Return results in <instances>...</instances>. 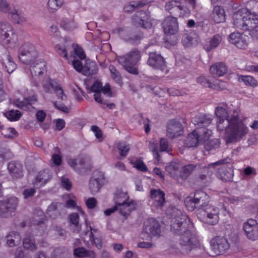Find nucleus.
Masks as SVG:
<instances>
[{"instance_id": "f257e3e1", "label": "nucleus", "mask_w": 258, "mask_h": 258, "mask_svg": "<svg viewBox=\"0 0 258 258\" xmlns=\"http://www.w3.org/2000/svg\"><path fill=\"white\" fill-rule=\"evenodd\" d=\"M175 213L171 224V231L177 235H180L177 248L179 252L187 254L192 249L200 246V243L195 235L189 230L190 221L188 216L177 209H173Z\"/></svg>"}, {"instance_id": "f03ea898", "label": "nucleus", "mask_w": 258, "mask_h": 258, "mask_svg": "<svg viewBox=\"0 0 258 258\" xmlns=\"http://www.w3.org/2000/svg\"><path fill=\"white\" fill-rule=\"evenodd\" d=\"M240 110L235 109L232 114V123L230 130L227 131L225 141L227 144L235 143L243 139L248 133V128L244 123L243 119H240Z\"/></svg>"}, {"instance_id": "7ed1b4c3", "label": "nucleus", "mask_w": 258, "mask_h": 258, "mask_svg": "<svg viewBox=\"0 0 258 258\" xmlns=\"http://www.w3.org/2000/svg\"><path fill=\"white\" fill-rule=\"evenodd\" d=\"M141 58V51L137 48H134L125 55L117 56L116 59L118 63L122 66L128 73L138 75L139 71L136 65Z\"/></svg>"}, {"instance_id": "20e7f679", "label": "nucleus", "mask_w": 258, "mask_h": 258, "mask_svg": "<svg viewBox=\"0 0 258 258\" xmlns=\"http://www.w3.org/2000/svg\"><path fill=\"white\" fill-rule=\"evenodd\" d=\"M128 198L126 194L123 192L117 194L115 198V202L120 214L125 217L136 209L135 204L133 202H127Z\"/></svg>"}, {"instance_id": "39448f33", "label": "nucleus", "mask_w": 258, "mask_h": 258, "mask_svg": "<svg viewBox=\"0 0 258 258\" xmlns=\"http://www.w3.org/2000/svg\"><path fill=\"white\" fill-rule=\"evenodd\" d=\"M161 233V226L159 222L154 218H150L145 221L141 237L143 239H149L152 236H158Z\"/></svg>"}, {"instance_id": "423d86ee", "label": "nucleus", "mask_w": 258, "mask_h": 258, "mask_svg": "<svg viewBox=\"0 0 258 258\" xmlns=\"http://www.w3.org/2000/svg\"><path fill=\"white\" fill-rule=\"evenodd\" d=\"M19 200L15 197H12L0 201V217L7 218L12 216L18 206Z\"/></svg>"}, {"instance_id": "0eeeda50", "label": "nucleus", "mask_w": 258, "mask_h": 258, "mask_svg": "<svg viewBox=\"0 0 258 258\" xmlns=\"http://www.w3.org/2000/svg\"><path fill=\"white\" fill-rule=\"evenodd\" d=\"M38 56V53L34 46L29 43H24L19 49V59L24 64L30 63Z\"/></svg>"}, {"instance_id": "6e6552de", "label": "nucleus", "mask_w": 258, "mask_h": 258, "mask_svg": "<svg viewBox=\"0 0 258 258\" xmlns=\"http://www.w3.org/2000/svg\"><path fill=\"white\" fill-rule=\"evenodd\" d=\"M210 243L211 249L216 255L222 254L230 248L228 240L223 236H217L213 238Z\"/></svg>"}, {"instance_id": "1a4fd4ad", "label": "nucleus", "mask_w": 258, "mask_h": 258, "mask_svg": "<svg viewBox=\"0 0 258 258\" xmlns=\"http://www.w3.org/2000/svg\"><path fill=\"white\" fill-rule=\"evenodd\" d=\"M105 182L104 172L96 170L94 171L89 182V188L92 194L98 192Z\"/></svg>"}, {"instance_id": "9d476101", "label": "nucleus", "mask_w": 258, "mask_h": 258, "mask_svg": "<svg viewBox=\"0 0 258 258\" xmlns=\"http://www.w3.org/2000/svg\"><path fill=\"white\" fill-rule=\"evenodd\" d=\"M107 95L108 96H112V92L110 85L107 84L102 86V83L98 81H95L89 90V92H94V95L95 100L99 103H103V100L101 99L100 92Z\"/></svg>"}, {"instance_id": "9b49d317", "label": "nucleus", "mask_w": 258, "mask_h": 258, "mask_svg": "<svg viewBox=\"0 0 258 258\" xmlns=\"http://www.w3.org/2000/svg\"><path fill=\"white\" fill-rule=\"evenodd\" d=\"M243 229L248 239L251 240L258 239V223L256 220H248L243 223Z\"/></svg>"}, {"instance_id": "f8f14e48", "label": "nucleus", "mask_w": 258, "mask_h": 258, "mask_svg": "<svg viewBox=\"0 0 258 258\" xmlns=\"http://www.w3.org/2000/svg\"><path fill=\"white\" fill-rule=\"evenodd\" d=\"M165 8L171 15L183 17L187 13V9L184 5H181L179 1H171L166 3Z\"/></svg>"}, {"instance_id": "ddd939ff", "label": "nucleus", "mask_w": 258, "mask_h": 258, "mask_svg": "<svg viewBox=\"0 0 258 258\" xmlns=\"http://www.w3.org/2000/svg\"><path fill=\"white\" fill-rule=\"evenodd\" d=\"M132 23L137 27L147 29L151 27L149 15L144 11L138 12L132 18Z\"/></svg>"}, {"instance_id": "4468645a", "label": "nucleus", "mask_w": 258, "mask_h": 258, "mask_svg": "<svg viewBox=\"0 0 258 258\" xmlns=\"http://www.w3.org/2000/svg\"><path fill=\"white\" fill-rule=\"evenodd\" d=\"M66 213L65 206L59 202L51 204L46 211L48 216L53 219L62 217Z\"/></svg>"}, {"instance_id": "2eb2a0df", "label": "nucleus", "mask_w": 258, "mask_h": 258, "mask_svg": "<svg viewBox=\"0 0 258 258\" xmlns=\"http://www.w3.org/2000/svg\"><path fill=\"white\" fill-rule=\"evenodd\" d=\"M147 64L155 69L163 70L166 68L164 58L160 53L156 52H150Z\"/></svg>"}, {"instance_id": "dca6fc26", "label": "nucleus", "mask_w": 258, "mask_h": 258, "mask_svg": "<svg viewBox=\"0 0 258 258\" xmlns=\"http://www.w3.org/2000/svg\"><path fill=\"white\" fill-rule=\"evenodd\" d=\"M219 214L218 208L208 207L203 211V221L209 225H215L219 222Z\"/></svg>"}, {"instance_id": "f3484780", "label": "nucleus", "mask_w": 258, "mask_h": 258, "mask_svg": "<svg viewBox=\"0 0 258 258\" xmlns=\"http://www.w3.org/2000/svg\"><path fill=\"white\" fill-rule=\"evenodd\" d=\"M162 25L164 32L167 35H174L178 30L177 20L174 17L169 16L166 17Z\"/></svg>"}, {"instance_id": "a211bd4d", "label": "nucleus", "mask_w": 258, "mask_h": 258, "mask_svg": "<svg viewBox=\"0 0 258 258\" xmlns=\"http://www.w3.org/2000/svg\"><path fill=\"white\" fill-rule=\"evenodd\" d=\"M247 9L238 10L233 16V25L236 28L243 30L246 17H248Z\"/></svg>"}, {"instance_id": "6ab92c4d", "label": "nucleus", "mask_w": 258, "mask_h": 258, "mask_svg": "<svg viewBox=\"0 0 258 258\" xmlns=\"http://www.w3.org/2000/svg\"><path fill=\"white\" fill-rule=\"evenodd\" d=\"M117 32L120 37L125 41L134 44L141 39L140 35H134L128 28H120L117 29Z\"/></svg>"}, {"instance_id": "aec40b11", "label": "nucleus", "mask_w": 258, "mask_h": 258, "mask_svg": "<svg viewBox=\"0 0 258 258\" xmlns=\"http://www.w3.org/2000/svg\"><path fill=\"white\" fill-rule=\"evenodd\" d=\"M14 37V32L11 25L7 22H1L0 38L6 40L8 43H10Z\"/></svg>"}, {"instance_id": "412c9836", "label": "nucleus", "mask_w": 258, "mask_h": 258, "mask_svg": "<svg viewBox=\"0 0 258 258\" xmlns=\"http://www.w3.org/2000/svg\"><path fill=\"white\" fill-rule=\"evenodd\" d=\"M213 116L210 114H198L192 119V123L197 127H207L212 122Z\"/></svg>"}, {"instance_id": "4be33fe9", "label": "nucleus", "mask_w": 258, "mask_h": 258, "mask_svg": "<svg viewBox=\"0 0 258 258\" xmlns=\"http://www.w3.org/2000/svg\"><path fill=\"white\" fill-rule=\"evenodd\" d=\"M182 124L175 120H171L167 126V134L170 138H174L180 135L182 131Z\"/></svg>"}, {"instance_id": "5701e85b", "label": "nucleus", "mask_w": 258, "mask_h": 258, "mask_svg": "<svg viewBox=\"0 0 258 258\" xmlns=\"http://www.w3.org/2000/svg\"><path fill=\"white\" fill-rule=\"evenodd\" d=\"M248 17L245 19L244 31H248L249 33L258 27V15L255 13H251L249 11L247 13Z\"/></svg>"}, {"instance_id": "b1692460", "label": "nucleus", "mask_w": 258, "mask_h": 258, "mask_svg": "<svg viewBox=\"0 0 258 258\" xmlns=\"http://www.w3.org/2000/svg\"><path fill=\"white\" fill-rule=\"evenodd\" d=\"M210 72L214 77H219L225 75L228 72V68L225 63L218 62L213 64L210 68Z\"/></svg>"}, {"instance_id": "393cba45", "label": "nucleus", "mask_w": 258, "mask_h": 258, "mask_svg": "<svg viewBox=\"0 0 258 258\" xmlns=\"http://www.w3.org/2000/svg\"><path fill=\"white\" fill-rule=\"evenodd\" d=\"M30 71L32 76H38L46 71V63L42 59L34 61L30 66Z\"/></svg>"}, {"instance_id": "a878e982", "label": "nucleus", "mask_w": 258, "mask_h": 258, "mask_svg": "<svg viewBox=\"0 0 258 258\" xmlns=\"http://www.w3.org/2000/svg\"><path fill=\"white\" fill-rule=\"evenodd\" d=\"M37 101V98L33 96L25 98L23 100L16 99L13 101V104L17 107L24 110H29L32 108V104Z\"/></svg>"}, {"instance_id": "bb28decb", "label": "nucleus", "mask_w": 258, "mask_h": 258, "mask_svg": "<svg viewBox=\"0 0 258 258\" xmlns=\"http://www.w3.org/2000/svg\"><path fill=\"white\" fill-rule=\"evenodd\" d=\"M150 198L154 201L155 205L158 207H162L165 202V194L160 189H152Z\"/></svg>"}, {"instance_id": "cd10ccee", "label": "nucleus", "mask_w": 258, "mask_h": 258, "mask_svg": "<svg viewBox=\"0 0 258 258\" xmlns=\"http://www.w3.org/2000/svg\"><path fill=\"white\" fill-rule=\"evenodd\" d=\"M98 68L97 64L88 59L85 60L82 74L86 76H91L97 74Z\"/></svg>"}, {"instance_id": "c85d7f7f", "label": "nucleus", "mask_w": 258, "mask_h": 258, "mask_svg": "<svg viewBox=\"0 0 258 258\" xmlns=\"http://www.w3.org/2000/svg\"><path fill=\"white\" fill-rule=\"evenodd\" d=\"M6 243L8 246L13 247L18 245L21 241V236L19 233L16 231H11L6 236Z\"/></svg>"}, {"instance_id": "c756f323", "label": "nucleus", "mask_w": 258, "mask_h": 258, "mask_svg": "<svg viewBox=\"0 0 258 258\" xmlns=\"http://www.w3.org/2000/svg\"><path fill=\"white\" fill-rule=\"evenodd\" d=\"M212 18L216 23L224 22L225 20V13L223 7L220 6H215L213 10Z\"/></svg>"}, {"instance_id": "7c9ffc66", "label": "nucleus", "mask_w": 258, "mask_h": 258, "mask_svg": "<svg viewBox=\"0 0 258 258\" xmlns=\"http://www.w3.org/2000/svg\"><path fill=\"white\" fill-rule=\"evenodd\" d=\"M8 169L12 176L19 178L22 175V165L15 162H11L8 165Z\"/></svg>"}, {"instance_id": "2f4dec72", "label": "nucleus", "mask_w": 258, "mask_h": 258, "mask_svg": "<svg viewBox=\"0 0 258 258\" xmlns=\"http://www.w3.org/2000/svg\"><path fill=\"white\" fill-rule=\"evenodd\" d=\"M201 143L207 141L212 134V131L207 127H197L194 130Z\"/></svg>"}, {"instance_id": "473e14b6", "label": "nucleus", "mask_w": 258, "mask_h": 258, "mask_svg": "<svg viewBox=\"0 0 258 258\" xmlns=\"http://www.w3.org/2000/svg\"><path fill=\"white\" fill-rule=\"evenodd\" d=\"M194 198L198 206H205L209 202V196L204 191L198 190L195 193Z\"/></svg>"}, {"instance_id": "72a5a7b5", "label": "nucleus", "mask_w": 258, "mask_h": 258, "mask_svg": "<svg viewBox=\"0 0 258 258\" xmlns=\"http://www.w3.org/2000/svg\"><path fill=\"white\" fill-rule=\"evenodd\" d=\"M218 176L223 181L230 182L233 179V171L230 168L221 167L218 168Z\"/></svg>"}, {"instance_id": "f704fd0d", "label": "nucleus", "mask_w": 258, "mask_h": 258, "mask_svg": "<svg viewBox=\"0 0 258 258\" xmlns=\"http://www.w3.org/2000/svg\"><path fill=\"white\" fill-rule=\"evenodd\" d=\"M231 159L227 157L222 159H221L216 162L209 164L208 166L204 167L203 168V172L207 175V176H210L213 172V170H211L212 168L214 169L216 166L220 165L230 163Z\"/></svg>"}, {"instance_id": "c9c22d12", "label": "nucleus", "mask_w": 258, "mask_h": 258, "mask_svg": "<svg viewBox=\"0 0 258 258\" xmlns=\"http://www.w3.org/2000/svg\"><path fill=\"white\" fill-rule=\"evenodd\" d=\"M59 84L55 80L48 78L43 83V91L47 93H52L59 86Z\"/></svg>"}, {"instance_id": "e433bc0d", "label": "nucleus", "mask_w": 258, "mask_h": 258, "mask_svg": "<svg viewBox=\"0 0 258 258\" xmlns=\"http://www.w3.org/2000/svg\"><path fill=\"white\" fill-rule=\"evenodd\" d=\"M90 232L87 231L86 234H89L90 240L92 242L95 244V246L98 248L101 249L102 247V239L97 237L98 231L97 229H93L90 227Z\"/></svg>"}, {"instance_id": "4c0bfd02", "label": "nucleus", "mask_w": 258, "mask_h": 258, "mask_svg": "<svg viewBox=\"0 0 258 258\" xmlns=\"http://www.w3.org/2000/svg\"><path fill=\"white\" fill-rule=\"evenodd\" d=\"M52 176V173L49 170H44L41 171L39 172L37 176L34 184L38 185V183L42 182L41 185H45L51 178Z\"/></svg>"}, {"instance_id": "58836bf2", "label": "nucleus", "mask_w": 258, "mask_h": 258, "mask_svg": "<svg viewBox=\"0 0 258 258\" xmlns=\"http://www.w3.org/2000/svg\"><path fill=\"white\" fill-rule=\"evenodd\" d=\"M200 143L199 139L194 133V131L189 134L184 140V145L188 148L197 147Z\"/></svg>"}, {"instance_id": "ea45409f", "label": "nucleus", "mask_w": 258, "mask_h": 258, "mask_svg": "<svg viewBox=\"0 0 258 258\" xmlns=\"http://www.w3.org/2000/svg\"><path fill=\"white\" fill-rule=\"evenodd\" d=\"M232 123V115L229 118H224L217 119V127L218 130L220 131H225L226 135H227V131L230 130Z\"/></svg>"}, {"instance_id": "a19ab883", "label": "nucleus", "mask_w": 258, "mask_h": 258, "mask_svg": "<svg viewBox=\"0 0 258 258\" xmlns=\"http://www.w3.org/2000/svg\"><path fill=\"white\" fill-rule=\"evenodd\" d=\"M8 13L9 17L12 19L14 23L20 24L26 21L23 13L20 11L14 9Z\"/></svg>"}, {"instance_id": "79ce46f5", "label": "nucleus", "mask_w": 258, "mask_h": 258, "mask_svg": "<svg viewBox=\"0 0 258 258\" xmlns=\"http://www.w3.org/2000/svg\"><path fill=\"white\" fill-rule=\"evenodd\" d=\"M23 247L32 251L36 250L37 246L35 244V239L33 236L30 234L26 235L23 240Z\"/></svg>"}, {"instance_id": "37998d69", "label": "nucleus", "mask_w": 258, "mask_h": 258, "mask_svg": "<svg viewBox=\"0 0 258 258\" xmlns=\"http://www.w3.org/2000/svg\"><path fill=\"white\" fill-rule=\"evenodd\" d=\"M61 27L67 31H72L77 28V24L75 22L74 18H64L62 20Z\"/></svg>"}, {"instance_id": "c03bdc74", "label": "nucleus", "mask_w": 258, "mask_h": 258, "mask_svg": "<svg viewBox=\"0 0 258 258\" xmlns=\"http://www.w3.org/2000/svg\"><path fill=\"white\" fill-rule=\"evenodd\" d=\"M222 37L220 35L216 34L214 35L209 42V44L204 46L205 50L209 52L212 49L216 48L221 42Z\"/></svg>"}, {"instance_id": "a18cd8bd", "label": "nucleus", "mask_w": 258, "mask_h": 258, "mask_svg": "<svg viewBox=\"0 0 258 258\" xmlns=\"http://www.w3.org/2000/svg\"><path fill=\"white\" fill-rule=\"evenodd\" d=\"M78 166L80 168V171H78L80 172L81 170H90L92 167L90 160L83 157L78 158Z\"/></svg>"}, {"instance_id": "49530a36", "label": "nucleus", "mask_w": 258, "mask_h": 258, "mask_svg": "<svg viewBox=\"0 0 258 258\" xmlns=\"http://www.w3.org/2000/svg\"><path fill=\"white\" fill-rule=\"evenodd\" d=\"M4 70L9 74L12 73L16 68V63L12 60L11 57L8 54L7 55L6 59L3 62Z\"/></svg>"}, {"instance_id": "de8ad7c7", "label": "nucleus", "mask_w": 258, "mask_h": 258, "mask_svg": "<svg viewBox=\"0 0 258 258\" xmlns=\"http://www.w3.org/2000/svg\"><path fill=\"white\" fill-rule=\"evenodd\" d=\"M220 146L219 139H214L208 141L205 145V149L208 151H216Z\"/></svg>"}, {"instance_id": "09e8293b", "label": "nucleus", "mask_w": 258, "mask_h": 258, "mask_svg": "<svg viewBox=\"0 0 258 258\" xmlns=\"http://www.w3.org/2000/svg\"><path fill=\"white\" fill-rule=\"evenodd\" d=\"M64 0H48L47 6L49 10L51 12H54L59 8L61 7Z\"/></svg>"}, {"instance_id": "8fccbe9b", "label": "nucleus", "mask_w": 258, "mask_h": 258, "mask_svg": "<svg viewBox=\"0 0 258 258\" xmlns=\"http://www.w3.org/2000/svg\"><path fill=\"white\" fill-rule=\"evenodd\" d=\"M182 42L183 44L186 47H190L197 44V41L196 38L190 34H185L183 36Z\"/></svg>"}, {"instance_id": "3c124183", "label": "nucleus", "mask_w": 258, "mask_h": 258, "mask_svg": "<svg viewBox=\"0 0 258 258\" xmlns=\"http://www.w3.org/2000/svg\"><path fill=\"white\" fill-rule=\"evenodd\" d=\"M248 37L241 34L235 45L240 49H245L248 46Z\"/></svg>"}, {"instance_id": "603ef678", "label": "nucleus", "mask_w": 258, "mask_h": 258, "mask_svg": "<svg viewBox=\"0 0 258 258\" xmlns=\"http://www.w3.org/2000/svg\"><path fill=\"white\" fill-rule=\"evenodd\" d=\"M111 75V78L117 83H120L122 80L120 73L113 65H110L108 68Z\"/></svg>"}, {"instance_id": "864d4df0", "label": "nucleus", "mask_w": 258, "mask_h": 258, "mask_svg": "<svg viewBox=\"0 0 258 258\" xmlns=\"http://www.w3.org/2000/svg\"><path fill=\"white\" fill-rule=\"evenodd\" d=\"M197 165L192 164L185 165L182 168L181 176L183 178L186 179L195 169Z\"/></svg>"}, {"instance_id": "5fc2aeb1", "label": "nucleus", "mask_w": 258, "mask_h": 258, "mask_svg": "<svg viewBox=\"0 0 258 258\" xmlns=\"http://www.w3.org/2000/svg\"><path fill=\"white\" fill-rule=\"evenodd\" d=\"M69 219L70 222L76 227L75 231L79 232L80 231L81 227L79 225V215L77 213H73L70 215Z\"/></svg>"}, {"instance_id": "6e6d98bb", "label": "nucleus", "mask_w": 258, "mask_h": 258, "mask_svg": "<svg viewBox=\"0 0 258 258\" xmlns=\"http://www.w3.org/2000/svg\"><path fill=\"white\" fill-rule=\"evenodd\" d=\"M239 80L247 86L254 87L257 85V81L250 76H241L239 78Z\"/></svg>"}, {"instance_id": "4d7b16f0", "label": "nucleus", "mask_w": 258, "mask_h": 258, "mask_svg": "<svg viewBox=\"0 0 258 258\" xmlns=\"http://www.w3.org/2000/svg\"><path fill=\"white\" fill-rule=\"evenodd\" d=\"M54 152L56 153L53 154L52 155L51 160L54 164L57 166H59L61 164V157L60 156V150L58 147H55L54 149Z\"/></svg>"}, {"instance_id": "13d9d810", "label": "nucleus", "mask_w": 258, "mask_h": 258, "mask_svg": "<svg viewBox=\"0 0 258 258\" xmlns=\"http://www.w3.org/2000/svg\"><path fill=\"white\" fill-rule=\"evenodd\" d=\"M131 163L134 167L139 170L143 172H146L148 170L146 165L144 164L143 161L140 159H136L135 160H132L131 161Z\"/></svg>"}, {"instance_id": "bf43d9fd", "label": "nucleus", "mask_w": 258, "mask_h": 258, "mask_svg": "<svg viewBox=\"0 0 258 258\" xmlns=\"http://www.w3.org/2000/svg\"><path fill=\"white\" fill-rule=\"evenodd\" d=\"M21 115L20 111L18 110H11L6 113L7 117L8 119L11 121H15L19 119Z\"/></svg>"}, {"instance_id": "052dcab7", "label": "nucleus", "mask_w": 258, "mask_h": 258, "mask_svg": "<svg viewBox=\"0 0 258 258\" xmlns=\"http://www.w3.org/2000/svg\"><path fill=\"white\" fill-rule=\"evenodd\" d=\"M149 148L153 154L154 158L159 161L160 159V155L159 154V149L158 150V143L150 142L149 145Z\"/></svg>"}, {"instance_id": "680f3d73", "label": "nucleus", "mask_w": 258, "mask_h": 258, "mask_svg": "<svg viewBox=\"0 0 258 258\" xmlns=\"http://www.w3.org/2000/svg\"><path fill=\"white\" fill-rule=\"evenodd\" d=\"M184 203L188 209L191 211L198 206L197 204L196 203L195 198L191 197H187L184 200Z\"/></svg>"}, {"instance_id": "e2e57ef3", "label": "nucleus", "mask_w": 258, "mask_h": 258, "mask_svg": "<svg viewBox=\"0 0 258 258\" xmlns=\"http://www.w3.org/2000/svg\"><path fill=\"white\" fill-rule=\"evenodd\" d=\"M18 133L14 128H8L4 130L2 132V135L6 138L13 139L17 136Z\"/></svg>"}, {"instance_id": "0e129e2a", "label": "nucleus", "mask_w": 258, "mask_h": 258, "mask_svg": "<svg viewBox=\"0 0 258 258\" xmlns=\"http://www.w3.org/2000/svg\"><path fill=\"white\" fill-rule=\"evenodd\" d=\"M215 114L217 117V119L229 117L227 111L225 108L222 107H216Z\"/></svg>"}, {"instance_id": "69168bd1", "label": "nucleus", "mask_w": 258, "mask_h": 258, "mask_svg": "<svg viewBox=\"0 0 258 258\" xmlns=\"http://www.w3.org/2000/svg\"><path fill=\"white\" fill-rule=\"evenodd\" d=\"M117 147L120 155L123 157L126 156L130 149V145L119 143Z\"/></svg>"}, {"instance_id": "338daca9", "label": "nucleus", "mask_w": 258, "mask_h": 258, "mask_svg": "<svg viewBox=\"0 0 258 258\" xmlns=\"http://www.w3.org/2000/svg\"><path fill=\"white\" fill-rule=\"evenodd\" d=\"M55 93L57 99L61 101H65L67 99V96L64 94L62 87L59 85L58 87L53 92Z\"/></svg>"}, {"instance_id": "774afa93", "label": "nucleus", "mask_w": 258, "mask_h": 258, "mask_svg": "<svg viewBox=\"0 0 258 258\" xmlns=\"http://www.w3.org/2000/svg\"><path fill=\"white\" fill-rule=\"evenodd\" d=\"M197 81L201 85L209 88H213L212 83L210 82L206 77L200 76L197 78Z\"/></svg>"}]
</instances>
